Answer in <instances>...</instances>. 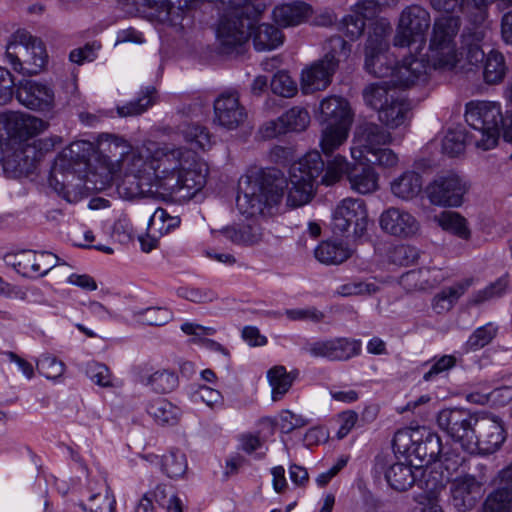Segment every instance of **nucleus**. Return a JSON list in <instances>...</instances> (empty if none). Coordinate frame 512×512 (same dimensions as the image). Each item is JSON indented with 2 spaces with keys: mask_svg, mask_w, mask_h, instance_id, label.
Returning <instances> with one entry per match:
<instances>
[{
  "mask_svg": "<svg viewBox=\"0 0 512 512\" xmlns=\"http://www.w3.org/2000/svg\"><path fill=\"white\" fill-rule=\"evenodd\" d=\"M507 72L505 58L502 53L491 50L485 58L483 66V79L489 85L503 81Z\"/></svg>",
  "mask_w": 512,
  "mask_h": 512,
  "instance_id": "obj_43",
  "label": "nucleus"
},
{
  "mask_svg": "<svg viewBox=\"0 0 512 512\" xmlns=\"http://www.w3.org/2000/svg\"><path fill=\"white\" fill-rule=\"evenodd\" d=\"M178 295L194 303H209L217 299V294L207 288L179 289Z\"/></svg>",
  "mask_w": 512,
  "mask_h": 512,
  "instance_id": "obj_64",
  "label": "nucleus"
},
{
  "mask_svg": "<svg viewBox=\"0 0 512 512\" xmlns=\"http://www.w3.org/2000/svg\"><path fill=\"white\" fill-rule=\"evenodd\" d=\"M368 214L361 199L345 198L332 213V229L335 234L343 235L353 227V235L362 237L367 230Z\"/></svg>",
  "mask_w": 512,
  "mask_h": 512,
  "instance_id": "obj_14",
  "label": "nucleus"
},
{
  "mask_svg": "<svg viewBox=\"0 0 512 512\" xmlns=\"http://www.w3.org/2000/svg\"><path fill=\"white\" fill-rule=\"evenodd\" d=\"M351 188L360 194H369L378 189V174L371 166H355L348 173Z\"/></svg>",
  "mask_w": 512,
  "mask_h": 512,
  "instance_id": "obj_38",
  "label": "nucleus"
},
{
  "mask_svg": "<svg viewBox=\"0 0 512 512\" xmlns=\"http://www.w3.org/2000/svg\"><path fill=\"white\" fill-rule=\"evenodd\" d=\"M280 121L283 122L286 132H301L308 127L310 115L305 108L296 106L281 115Z\"/></svg>",
  "mask_w": 512,
  "mask_h": 512,
  "instance_id": "obj_50",
  "label": "nucleus"
},
{
  "mask_svg": "<svg viewBox=\"0 0 512 512\" xmlns=\"http://www.w3.org/2000/svg\"><path fill=\"white\" fill-rule=\"evenodd\" d=\"M472 284L473 278H466L443 288L432 300L433 310L438 314L448 312Z\"/></svg>",
  "mask_w": 512,
  "mask_h": 512,
  "instance_id": "obj_31",
  "label": "nucleus"
},
{
  "mask_svg": "<svg viewBox=\"0 0 512 512\" xmlns=\"http://www.w3.org/2000/svg\"><path fill=\"white\" fill-rule=\"evenodd\" d=\"M299 371L287 372L282 365L272 367L267 372V378L272 387L273 401H279L289 391L293 382L298 378Z\"/></svg>",
  "mask_w": 512,
  "mask_h": 512,
  "instance_id": "obj_35",
  "label": "nucleus"
},
{
  "mask_svg": "<svg viewBox=\"0 0 512 512\" xmlns=\"http://www.w3.org/2000/svg\"><path fill=\"white\" fill-rule=\"evenodd\" d=\"M134 316L145 325L161 326L172 319V313L165 307H149L136 311Z\"/></svg>",
  "mask_w": 512,
  "mask_h": 512,
  "instance_id": "obj_53",
  "label": "nucleus"
},
{
  "mask_svg": "<svg viewBox=\"0 0 512 512\" xmlns=\"http://www.w3.org/2000/svg\"><path fill=\"white\" fill-rule=\"evenodd\" d=\"M93 151V145L89 141L79 140L71 143L64 150V156L76 163L87 162Z\"/></svg>",
  "mask_w": 512,
  "mask_h": 512,
  "instance_id": "obj_61",
  "label": "nucleus"
},
{
  "mask_svg": "<svg viewBox=\"0 0 512 512\" xmlns=\"http://www.w3.org/2000/svg\"><path fill=\"white\" fill-rule=\"evenodd\" d=\"M4 154L5 171L14 176L31 172L41 160L33 139L16 143L14 147H7Z\"/></svg>",
  "mask_w": 512,
  "mask_h": 512,
  "instance_id": "obj_20",
  "label": "nucleus"
},
{
  "mask_svg": "<svg viewBox=\"0 0 512 512\" xmlns=\"http://www.w3.org/2000/svg\"><path fill=\"white\" fill-rule=\"evenodd\" d=\"M506 438L501 418L490 414H479L472 434L473 447L466 452L489 455L500 449Z\"/></svg>",
  "mask_w": 512,
  "mask_h": 512,
  "instance_id": "obj_12",
  "label": "nucleus"
},
{
  "mask_svg": "<svg viewBox=\"0 0 512 512\" xmlns=\"http://www.w3.org/2000/svg\"><path fill=\"white\" fill-rule=\"evenodd\" d=\"M147 412L160 425H174L180 410L166 399L158 398L148 405Z\"/></svg>",
  "mask_w": 512,
  "mask_h": 512,
  "instance_id": "obj_45",
  "label": "nucleus"
},
{
  "mask_svg": "<svg viewBox=\"0 0 512 512\" xmlns=\"http://www.w3.org/2000/svg\"><path fill=\"white\" fill-rule=\"evenodd\" d=\"M286 180L274 169L252 167L240 177L236 205L246 217L265 215L280 203Z\"/></svg>",
  "mask_w": 512,
  "mask_h": 512,
  "instance_id": "obj_3",
  "label": "nucleus"
},
{
  "mask_svg": "<svg viewBox=\"0 0 512 512\" xmlns=\"http://www.w3.org/2000/svg\"><path fill=\"white\" fill-rule=\"evenodd\" d=\"M467 191V183L453 172L436 176L426 188L430 202L441 207L461 206Z\"/></svg>",
  "mask_w": 512,
  "mask_h": 512,
  "instance_id": "obj_15",
  "label": "nucleus"
},
{
  "mask_svg": "<svg viewBox=\"0 0 512 512\" xmlns=\"http://www.w3.org/2000/svg\"><path fill=\"white\" fill-rule=\"evenodd\" d=\"M392 27L390 22L385 19L375 20L370 27L365 48H378V46L389 47L387 36L391 33Z\"/></svg>",
  "mask_w": 512,
  "mask_h": 512,
  "instance_id": "obj_51",
  "label": "nucleus"
},
{
  "mask_svg": "<svg viewBox=\"0 0 512 512\" xmlns=\"http://www.w3.org/2000/svg\"><path fill=\"white\" fill-rule=\"evenodd\" d=\"M87 376L95 384L102 387L112 386V375L109 368L99 362H89L86 367Z\"/></svg>",
  "mask_w": 512,
  "mask_h": 512,
  "instance_id": "obj_60",
  "label": "nucleus"
},
{
  "mask_svg": "<svg viewBox=\"0 0 512 512\" xmlns=\"http://www.w3.org/2000/svg\"><path fill=\"white\" fill-rule=\"evenodd\" d=\"M376 467L384 472L388 485L395 491H407L416 482L417 475L410 463L393 461V458L378 455Z\"/></svg>",
  "mask_w": 512,
  "mask_h": 512,
  "instance_id": "obj_22",
  "label": "nucleus"
},
{
  "mask_svg": "<svg viewBox=\"0 0 512 512\" xmlns=\"http://www.w3.org/2000/svg\"><path fill=\"white\" fill-rule=\"evenodd\" d=\"M5 56L12 68L22 74H38L47 62L43 42L25 30H17L6 46Z\"/></svg>",
  "mask_w": 512,
  "mask_h": 512,
  "instance_id": "obj_6",
  "label": "nucleus"
},
{
  "mask_svg": "<svg viewBox=\"0 0 512 512\" xmlns=\"http://www.w3.org/2000/svg\"><path fill=\"white\" fill-rule=\"evenodd\" d=\"M313 14L312 7L301 1L278 5L272 16L276 24L282 27L297 26L308 20Z\"/></svg>",
  "mask_w": 512,
  "mask_h": 512,
  "instance_id": "obj_28",
  "label": "nucleus"
},
{
  "mask_svg": "<svg viewBox=\"0 0 512 512\" xmlns=\"http://www.w3.org/2000/svg\"><path fill=\"white\" fill-rule=\"evenodd\" d=\"M465 120L470 127V139L476 148L486 151L496 146L499 125L503 122L500 104L471 101L466 104Z\"/></svg>",
  "mask_w": 512,
  "mask_h": 512,
  "instance_id": "obj_4",
  "label": "nucleus"
},
{
  "mask_svg": "<svg viewBox=\"0 0 512 512\" xmlns=\"http://www.w3.org/2000/svg\"><path fill=\"white\" fill-rule=\"evenodd\" d=\"M388 258L395 265L409 266L414 264L419 258V251L414 246L401 244L390 249Z\"/></svg>",
  "mask_w": 512,
  "mask_h": 512,
  "instance_id": "obj_56",
  "label": "nucleus"
},
{
  "mask_svg": "<svg viewBox=\"0 0 512 512\" xmlns=\"http://www.w3.org/2000/svg\"><path fill=\"white\" fill-rule=\"evenodd\" d=\"M422 176L415 171H405L391 183L394 196L402 200H412L422 191Z\"/></svg>",
  "mask_w": 512,
  "mask_h": 512,
  "instance_id": "obj_33",
  "label": "nucleus"
},
{
  "mask_svg": "<svg viewBox=\"0 0 512 512\" xmlns=\"http://www.w3.org/2000/svg\"><path fill=\"white\" fill-rule=\"evenodd\" d=\"M99 148L120 156L123 172L117 183L119 195L134 199L155 192L177 195L186 191L193 196L205 186L208 166L197 154L184 146L153 143L143 156L131 149L123 137L103 133L98 138Z\"/></svg>",
  "mask_w": 512,
  "mask_h": 512,
  "instance_id": "obj_1",
  "label": "nucleus"
},
{
  "mask_svg": "<svg viewBox=\"0 0 512 512\" xmlns=\"http://www.w3.org/2000/svg\"><path fill=\"white\" fill-rule=\"evenodd\" d=\"M430 26L431 16L426 8L418 4L406 6L399 15L394 46L404 48L417 41L424 43Z\"/></svg>",
  "mask_w": 512,
  "mask_h": 512,
  "instance_id": "obj_10",
  "label": "nucleus"
},
{
  "mask_svg": "<svg viewBox=\"0 0 512 512\" xmlns=\"http://www.w3.org/2000/svg\"><path fill=\"white\" fill-rule=\"evenodd\" d=\"M479 414L463 408H447L437 415V424L463 450L473 447L472 434Z\"/></svg>",
  "mask_w": 512,
  "mask_h": 512,
  "instance_id": "obj_11",
  "label": "nucleus"
},
{
  "mask_svg": "<svg viewBox=\"0 0 512 512\" xmlns=\"http://www.w3.org/2000/svg\"><path fill=\"white\" fill-rule=\"evenodd\" d=\"M427 273V270L422 269L408 271L401 275L399 283L409 292L424 290L429 286L428 279L425 277Z\"/></svg>",
  "mask_w": 512,
  "mask_h": 512,
  "instance_id": "obj_58",
  "label": "nucleus"
},
{
  "mask_svg": "<svg viewBox=\"0 0 512 512\" xmlns=\"http://www.w3.org/2000/svg\"><path fill=\"white\" fill-rule=\"evenodd\" d=\"M351 171L346 158L341 155L334 156L327 161L325 173L321 174L320 183L326 186L337 183L344 175Z\"/></svg>",
  "mask_w": 512,
  "mask_h": 512,
  "instance_id": "obj_49",
  "label": "nucleus"
},
{
  "mask_svg": "<svg viewBox=\"0 0 512 512\" xmlns=\"http://www.w3.org/2000/svg\"><path fill=\"white\" fill-rule=\"evenodd\" d=\"M144 383L157 393H169L178 386V376L168 369L157 370Z\"/></svg>",
  "mask_w": 512,
  "mask_h": 512,
  "instance_id": "obj_48",
  "label": "nucleus"
},
{
  "mask_svg": "<svg viewBox=\"0 0 512 512\" xmlns=\"http://www.w3.org/2000/svg\"><path fill=\"white\" fill-rule=\"evenodd\" d=\"M156 102V89L152 86L142 90L137 99L131 100L124 105L117 106L116 111L119 117H133L146 112Z\"/></svg>",
  "mask_w": 512,
  "mask_h": 512,
  "instance_id": "obj_41",
  "label": "nucleus"
},
{
  "mask_svg": "<svg viewBox=\"0 0 512 512\" xmlns=\"http://www.w3.org/2000/svg\"><path fill=\"white\" fill-rule=\"evenodd\" d=\"M389 47L365 48V69L378 78L391 79L394 70V61L388 54Z\"/></svg>",
  "mask_w": 512,
  "mask_h": 512,
  "instance_id": "obj_29",
  "label": "nucleus"
},
{
  "mask_svg": "<svg viewBox=\"0 0 512 512\" xmlns=\"http://www.w3.org/2000/svg\"><path fill=\"white\" fill-rule=\"evenodd\" d=\"M467 144H473L470 139V130L466 131L462 127L449 129L442 140L443 153L454 157L461 154Z\"/></svg>",
  "mask_w": 512,
  "mask_h": 512,
  "instance_id": "obj_44",
  "label": "nucleus"
},
{
  "mask_svg": "<svg viewBox=\"0 0 512 512\" xmlns=\"http://www.w3.org/2000/svg\"><path fill=\"white\" fill-rule=\"evenodd\" d=\"M381 229L395 237L409 238L418 233L419 221L408 211L391 207L379 219Z\"/></svg>",
  "mask_w": 512,
  "mask_h": 512,
  "instance_id": "obj_23",
  "label": "nucleus"
},
{
  "mask_svg": "<svg viewBox=\"0 0 512 512\" xmlns=\"http://www.w3.org/2000/svg\"><path fill=\"white\" fill-rule=\"evenodd\" d=\"M162 471L169 478H179L187 470V461L185 455L176 450L164 455L161 461Z\"/></svg>",
  "mask_w": 512,
  "mask_h": 512,
  "instance_id": "obj_52",
  "label": "nucleus"
},
{
  "mask_svg": "<svg viewBox=\"0 0 512 512\" xmlns=\"http://www.w3.org/2000/svg\"><path fill=\"white\" fill-rule=\"evenodd\" d=\"M444 231L449 232L460 239L468 240L471 237V231L467 220L454 211H443L433 218Z\"/></svg>",
  "mask_w": 512,
  "mask_h": 512,
  "instance_id": "obj_40",
  "label": "nucleus"
},
{
  "mask_svg": "<svg viewBox=\"0 0 512 512\" xmlns=\"http://www.w3.org/2000/svg\"><path fill=\"white\" fill-rule=\"evenodd\" d=\"M354 140L358 147L351 148V156L357 160L366 158L372 152L389 144L392 136L382 126L373 122H364L356 127Z\"/></svg>",
  "mask_w": 512,
  "mask_h": 512,
  "instance_id": "obj_18",
  "label": "nucleus"
},
{
  "mask_svg": "<svg viewBox=\"0 0 512 512\" xmlns=\"http://www.w3.org/2000/svg\"><path fill=\"white\" fill-rule=\"evenodd\" d=\"M37 371L47 379H56L65 371V364L51 354H42L36 361Z\"/></svg>",
  "mask_w": 512,
  "mask_h": 512,
  "instance_id": "obj_54",
  "label": "nucleus"
},
{
  "mask_svg": "<svg viewBox=\"0 0 512 512\" xmlns=\"http://www.w3.org/2000/svg\"><path fill=\"white\" fill-rule=\"evenodd\" d=\"M274 94L281 97L290 98L297 93V84L285 71L277 72L270 83Z\"/></svg>",
  "mask_w": 512,
  "mask_h": 512,
  "instance_id": "obj_57",
  "label": "nucleus"
},
{
  "mask_svg": "<svg viewBox=\"0 0 512 512\" xmlns=\"http://www.w3.org/2000/svg\"><path fill=\"white\" fill-rule=\"evenodd\" d=\"M465 450H461L458 446H442V452L440 454V461L442 466L448 472H472L475 471L474 465L479 463L478 461L467 458L464 453Z\"/></svg>",
  "mask_w": 512,
  "mask_h": 512,
  "instance_id": "obj_39",
  "label": "nucleus"
},
{
  "mask_svg": "<svg viewBox=\"0 0 512 512\" xmlns=\"http://www.w3.org/2000/svg\"><path fill=\"white\" fill-rule=\"evenodd\" d=\"M213 233L215 237L222 235L236 245H254L262 239L261 228L255 223L227 226Z\"/></svg>",
  "mask_w": 512,
  "mask_h": 512,
  "instance_id": "obj_30",
  "label": "nucleus"
},
{
  "mask_svg": "<svg viewBox=\"0 0 512 512\" xmlns=\"http://www.w3.org/2000/svg\"><path fill=\"white\" fill-rule=\"evenodd\" d=\"M17 100L35 111H50L54 107V92L50 86L33 80L21 81L16 90Z\"/></svg>",
  "mask_w": 512,
  "mask_h": 512,
  "instance_id": "obj_21",
  "label": "nucleus"
},
{
  "mask_svg": "<svg viewBox=\"0 0 512 512\" xmlns=\"http://www.w3.org/2000/svg\"><path fill=\"white\" fill-rule=\"evenodd\" d=\"M319 122L322 126H348L352 124V113L346 99L339 96H329L320 102Z\"/></svg>",
  "mask_w": 512,
  "mask_h": 512,
  "instance_id": "obj_26",
  "label": "nucleus"
},
{
  "mask_svg": "<svg viewBox=\"0 0 512 512\" xmlns=\"http://www.w3.org/2000/svg\"><path fill=\"white\" fill-rule=\"evenodd\" d=\"M392 87L389 80L367 85L362 93L364 103L378 113L398 94Z\"/></svg>",
  "mask_w": 512,
  "mask_h": 512,
  "instance_id": "obj_32",
  "label": "nucleus"
},
{
  "mask_svg": "<svg viewBox=\"0 0 512 512\" xmlns=\"http://www.w3.org/2000/svg\"><path fill=\"white\" fill-rule=\"evenodd\" d=\"M459 16L437 17L432 26L426 54L417 58L405 57L394 67L391 79L393 88H409L424 83L431 70L448 72L454 70L460 62L456 36L460 30Z\"/></svg>",
  "mask_w": 512,
  "mask_h": 512,
  "instance_id": "obj_2",
  "label": "nucleus"
},
{
  "mask_svg": "<svg viewBox=\"0 0 512 512\" xmlns=\"http://www.w3.org/2000/svg\"><path fill=\"white\" fill-rule=\"evenodd\" d=\"M362 342L348 337H333L306 341L301 350L314 358L332 362L348 361L361 353Z\"/></svg>",
  "mask_w": 512,
  "mask_h": 512,
  "instance_id": "obj_13",
  "label": "nucleus"
},
{
  "mask_svg": "<svg viewBox=\"0 0 512 512\" xmlns=\"http://www.w3.org/2000/svg\"><path fill=\"white\" fill-rule=\"evenodd\" d=\"M246 108L240 103L238 92H224L214 101V121L221 127L234 130L247 119Z\"/></svg>",
  "mask_w": 512,
  "mask_h": 512,
  "instance_id": "obj_19",
  "label": "nucleus"
},
{
  "mask_svg": "<svg viewBox=\"0 0 512 512\" xmlns=\"http://www.w3.org/2000/svg\"><path fill=\"white\" fill-rule=\"evenodd\" d=\"M59 258L53 253L33 250H23L5 256V262L12 266L19 274L38 278L46 275L57 265Z\"/></svg>",
  "mask_w": 512,
  "mask_h": 512,
  "instance_id": "obj_16",
  "label": "nucleus"
},
{
  "mask_svg": "<svg viewBox=\"0 0 512 512\" xmlns=\"http://www.w3.org/2000/svg\"><path fill=\"white\" fill-rule=\"evenodd\" d=\"M378 286L374 282H365L360 280H351L337 287L335 293L342 297L372 295L378 291Z\"/></svg>",
  "mask_w": 512,
  "mask_h": 512,
  "instance_id": "obj_55",
  "label": "nucleus"
},
{
  "mask_svg": "<svg viewBox=\"0 0 512 512\" xmlns=\"http://www.w3.org/2000/svg\"><path fill=\"white\" fill-rule=\"evenodd\" d=\"M506 287L507 281L504 278H499L494 283H491L484 289L475 293L470 302L474 305H478L494 297H499L505 291Z\"/></svg>",
  "mask_w": 512,
  "mask_h": 512,
  "instance_id": "obj_62",
  "label": "nucleus"
},
{
  "mask_svg": "<svg viewBox=\"0 0 512 512\" xmlns=\"http://www.w3.org/2000/svg\"><path fill=\"white\" fill-rule=\"evenodd\" d=\"M497 333L498 326L491 322L478 327L466 341L464 345L465 351L475 352L484 348L493 341V339L497 336Z\"/></svg>",
  "mask_w": 512,
  "mask_h": 512,
  "instance_id": "obj_47",
  "label": "nucleus"
},
{
  "mask_svg": "<svg viewBox=\"0 0 512 512\" xmlns=\"http://www.w3.org/2000/svg\"><path fill=\"white\" fill-rule=\"evenodd\" d=\"M462 46L466 50V59L471 65H479L485 61L482 49L486 31L480 28L467 29L462 34Z\"/></svg>",
  "mask_w": 512,
  "mask_h": 512,
  "instance_id": "obj_34",
  "label": "nucleus"
},
{
  "mask_svg": "<svg viewBox=\"0 0 512 512\" xmlns=\"http://www.w3.org/2000/svg\"><path fill=\"white\" fill-rule=\"evenodd\" d=\"M49 123L28 113L9 112L5 115L4 128L8 135L7 147L30 141L47 130Z\"/></svg>",
  "mask_w": 512,
  "mask_h": 512,
  "instance_id": "obj_17",
  "label": "nucleus"
},
{
  "mask_svg": "<svg viewBox=\"0 0 512 512\" xmlns=\"http://www.w3.org/2000/svg\"><path fill=\"white\" fill-rule=\"evenodd\" d=\"M328 45L329 49L324 57L302 71L301 87L305 94L326 89L339 62L350 55L351 45L340 36L331 37Z\"/></svg>",
  "mask_w": 512,
  "mask_h": 512,
  "instance_id": "obj_5",
  "label": "nucleus"
},
{
  "mask_svg": "<svg viewBox=\"0 0 512 512\" xmlns=\"http://www.w3.org/2000/svg\"><path fill=\"white\" fill-rule=\"evenodd\" d=\"M348 126H322L320 147L326 156H330L335 150L343 145L349 135Z\"/></svg>",
  "mask_w": 512,
  "mask_h": 512,
  "instance_id": "obj_42",
  "label": "nucleus"
},
{
  "mask_svg": "<svg viewBox=\"0 0 512 512\" xmlns=\"http://www.w3.org/2000/svg\"><path fill=\"white\" fill-rule=\"evenodd\" d=\"M410 103L396 94L390 102L378 112V120L388 129L405 126L410 120Z\"/></svg>",
  "mask_w": 512,
  "mask_h": 512,
  "instance_id": "obj_27",
  "label": "nucleus"
},
{
  "mask_svg": "<svg viewBox=\"0 0 512 512\" xmlns=\"http://www.w3.org/2000/svg\"><path fill=\"white\" fill-rule=\"evenodd\" d=\"M499 487L490 493L479 512H512V461L499 472Z\"/></svg>",
  "mask_w": 512,
  "mask_h": 512,
  "instance_id": "obj_25",
  "label": "nucleus"
},
{
  "mask_svg": "<svg viewBox=\"0 0 512 512\" xmlns=\"http://www.w3.org/2000/svg\"><path fill=\"white\" fill-rule=\"evenodd\" d=\"M253 44L257 51H269L276 49L283 43V34L271 24H255L251 31Z\"/></svg>",
  "mask_w": 512,
  "mask_h": 512,
  "instance_id": "obj_37",
  "label": "nucleus"
},
{
  "mask_svg": "<svg viewBox=\"0 0 512 512\" xmlns=\"http://www.w3.org/2000/svg\"><path fill=\"white\" fill-rule=\"evenodd\" d=\"M474 468L472 472H460L450 481L449 501L458 512L472 510L483 496L488 468L483 463H476Z\"/></svg>",
  "mask_w": 512,
  "mask_h": 512,
  "instance_id": "obj_8",
  "label": "nucleus"
},
{
  "mask_svg": "<svg viewBox=\"0 0 512 512\" xmlns=\"http://www.w3.org/2000/svg\"><path fill=\"white\" fill-rule=\"evenodd\" d=\"M184 140L194 148L206 149L211 145V136L206 127L193 123H182L177 127Z\"/></svg>",
  "mask_w": 512,
  "mask_h": 512,
  "instance_id": "obj_46",
  "label": "nucleus"
},
{
  "mask_svg": "<svg viewBox=\"0 0 512 512\" xmlns=\"http://www.w3.org/2000/svg\"><path fill=\"white\" fill-rule=\"evenodd\" d=\"M376 16V4L373 0H359L351 7L350 13L339 23V30L350 40L359 39L365 30L366 20Z\"/></svg>",
  "mask_w": 512,
  "mask_h": 512,
  "instance_id": "obj_24",
  "label": "nucleus"
},
{
  "mask_svg": "<svg viewBox=\"0 0 512 512\" xmlns=\"http://www.w3.org/2000/svg\"><path fill=\"white\" fill-rule=\"evenodd\" d=\"M366 160L381 167L389 168L393 167L398 163V156L390 148L381 147L377 151L372 152L366 156Z\"/></svg>",
  "mask_w": 512,
  "mask_h": 512,
  "instance_id": "obj_63",
  "label": "nucleus"
},
{
  "mask_svg": "<svg viewBox=\"0 0 512 512\" xmlns=\"http://www.w3.org/2000/svg\"><path fill=\"white\" fill-rule=\"evenodd\" d=\"M352 251L342 242L323 241L314 250L315 258L325 265H338L350 258Z\"/></svg>",
  "mask_w": 512,
  "mask_h": 512,
  "instance_id": "obj_36",
  "label": "nucleus"
},
{
  "mask_svg": "<svg viewBox=\"0 0 512 512\" xmlns=\"http://www.w3.org/2000/svg\"><path fill=\"white\" fill-rule=\"evenodd\" d=\"M418 434L419 431H397L392 441L393 448L399 452L403 449L409 455H414L422 464L428 465L435 462L442 452L440 437L426 429L419 438H417Z\"/></svg>",
  "mask_w": 512,
  "mask_h": 512,
  "instance_id": "obj_9",
  "label": "nucleus"
},
{
  "mask_svg": "<svg viewBox=\"0 0 512 512\" xmlns=\"http://www.w3.org/2000/svg\"><path fill=\"white\" fill-rule=\"evenodd\" d=\"M178 224V218L171 217L165 209L158 208L150 218L149 232L167 233L171 228L178 226Z\"/></svg>",
  "mask_w": 512,
  "mask_h": 512,
  "instance_id": "obj_59",
  "label": "nucleus"
},
{
  "mask_svg": "<svg viewBox=\"0 0 512 512\" xmlns=\"http://www.w3.org/2000/svg\"><path fill=\"white\" fill-rule=\"evenodd\" d=\"M325 163L318 151H310L290 170L287 203L291 207L307 204L313 197L317 178L324 172Z\"/></svg>",
  "mask_w": 512,
  "mask_h": 512,
  "instance_id": "obj_7",
  "label": "nucleus"
}]
</instances>
